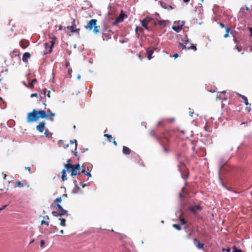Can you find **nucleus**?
Segmentation results:
<instances>
[{
  "mask_svg": "<svg viewBox=\"0 0 252 252\" xmlns=\"http://www.w3.org/2000/svg\"><path fill=\"white\" fill-rule=\"evenodd\" d=\"M47 118V113L44 110H36L33 109L31 112L27 114V122L32 123L36 122L39 119H44Z\"/></svg>",
  "mask_w": 252,
  "mask_h": 252,
  "instance_id": "nucleus-1",
  "label": "nucleus"
},
{
  "mask_svg": "<svg viewBox=\"0 0 252 252\" xmlns=\"http://www.w3.org/2000/svg\"><path fill=\"white\" fill-rule=\"evenodd\" d=\"M64 167L66 168L67 172H71L70 176L72 177H74L77 174L80 175L81 168L79 164L72 165L70 163H65Z\"/></svg>",
  "mask_w": 252,
  "mask_h": 252,
  "instance_id": "nucleus-2",
  "label": "nucleus"
},
{
  "mask_svg": "<svg viewBox=\"0 0 252 252\" xmlns=\"http://www.w3.org/2000/svg\"><path fill=\"white\" fill-rule=\"evenodd\" d=\"M177 167L178 170L181 173V177L185 180H187L188 178L189 172L185 164L182 161H179Z\"/></svg>",
  "mask_w": 252,
  "mask_h": 252,
  "instance_id": "nucleus-3",
  "label": "nucleus"
},
{
  "mask_svg": "<svg viewBox=\"0 0 252 252\" xmlns=\"http://www.w3.org/2000/svg\"><path fill=\"white\" fill-rule=\"evenodd\" d=\"M54 208L55 211H53L52 214L55 217L66 216H68V212L64 210L61 205L57 204L54 205Z\"/></svg>",
  "mask_w": 252,
  "mask_h": 252,
  "instance_id": "nucleus-4",
  "label": "nucleus"
},
{
  "mask_svg": "<svg viewBox=\"0 0 252 252\" xmlns=\"http://www.w3.org/2000/svg\"><path fill=\"white\" fill-rule=\"evenodd\" d=\"M182 41L183 42L182 43H180L182 47H196L187 36L184 37Z\"/></svg>",
  "mask_w": 252,
  "mask_h": 252,
  "instance_id": "nucleus-5",
  "label": "nucleus"
},
{
  "mask_svg": "<svg viewBox=\"0 0 252 252\" xmlns=\"http://www.w3.org/2000/svg\"><path fill=\"white\" fill-rule=\"evenodd\" d=\"M110 32V30L108 28H106L105 26H104L103 29L101 30L103 39H104L105 37H107L108 38H111V34Z\"/></svg>",
  "mask_w": 252,
  "mask_h": 252,
  "instance_id": "nucleus-6",
  "label": "nucleus"
},
{
  "mask_svg": "<svg viewBox=\"0 0 252 252\" xmlns=\"http://www.w3.org/2000/svg\"><path fill=\"white\" fill-rule=\"evenodd\" d=\"M189 209L193 214H196L197 211L202 210V207L199 205H195L190 206Z\"/></svg>",
  "mask_w": 252,
  "mask_h": 252,
  "instance_id": "nucleus-7",
  "label": "nucleus"
},
{
  "mask_svg": "<svg viewBox=\"0 0 252 252\" xmlns=\"http://www.w3.org/2000/svg\"><path fill=\"white\" fill-rule=\"evenodd\" d=\"M97 20L94 19H91L88 23V25L85 26V28L88 29L89 30H92L93 28L96 26Z\"/></svg>",
  "mask_w": 252,
  "mask_h": 252,
  "instance_id": "nucleus-8",
  "label": "nucleus"
},
{
  "mask_svg": "<svg viewBox=\"0 0 252 252\" xmlns=\"http://www.w3.org/2000/svg\"><path fill=\"white\" fill-rule=\"evenodd\" d=\"M76 25L75 23V20L74 19L73 20L71 23V26L70 27H68L69 29L70 32H77L79 33L80 31L79 29H76Z\"/></svg>",
  "mask_w": 252,
  "mask_h": 252,
  "instance_id": "nucleus-9",
  "label": "nucleus"
},
{
  "mask_svg": "<svg viewBox=\"0 0 252 252\" xmlns=\"http://www.w3.org/2000/svg\"><path fill=\"white\" fill-rule=\"evenodd\" d=\"M179 22H181V25H174L172 26V29L175 31V32H180L181 31V30H182V27L183 26V25H184V23H185V22L184 21H179Z\"/></svg>",
  "mask_w": 252,
  "mask_h": 252,
  "instance_id": "nucleus-10",
  "label": "nucleus"
},
{
  "mask_svg": "<svg viewBox=\"0 0 252 252\" xmlns=\"http://www.w3.org/2000/svg\"><path fill=\"white\" fill-rule=\"evenodd\" d=\"M125 17H126V16L122 11L119 15V16L116 19L114 24L115 25L118 23L123 22L124 21Z\"/></svg>",
  "mask_w": 252,
  "mask_h": 252,
  "instance_id": "nucleus-11",
  "label": "nucleus"
},
{
  "mask_svg": "<svg viewBox=\"0 0 252 252\" xmlns=\"http://www.w3.org/2000/svg\"><path fill=\"white\" fill-rule=\"evenodd\" d=\"M155 20H156V22L158 23L159 26L161 28H164L167 25V22L168 21H166L164 20H160L158 19V17H156Z\"/></svg>",
  "mask_w": 252,
  "mask_h": 252,
  "instance_id": "nucleus-12",
  "label": "nucleus"
},
{
  "mask_svg": "<svg viewBox=\"0 0 252 252\" xmlns=\"http://www.w3.org/2000/svg\"><path fill=\"white\" fill-rule=\"evenodd\" d=\"M45 123L44 122H41L36 126V130L40 132H42L45 129Z\"/></svg>",
  "mask_w": 252,
  "mask_h": 252,
  "instance_id": "nucleus-13",
  "label": "nucleus"
},
{
  "mask_svg": "<svg viewBox=\"0 0 252 252\" xmlns=\"http://www.w3.org/2000/svg\"><path fill=\"white\" fill-rule=\"evenodd\" d=\"M194 244L198 249H202L203 247L204 244L201 243L197 238L193 239Z\"/></svg>",
  "mask_w": 252,
  "mask_h": 252,
  "instance_id": "nucleus-14",
  "label": "nucleus"
},
{
  "mask_svg": "<svg viewBox=\"0 0 252 252\" xmlns=\"http://www.w3.org/2000/svg\"><path fill=\"white\" fill-rule=\"evenodd\" d=\"M141 25L142 26L145 28V30H146L147 31L149 32L152 30L151 28H150L148 26V23L146 22L144 20H142L141 21Z\"/></svg>",
  "mask_w": 252,
  "mask_h": 252,
  "instance_id": "nucleus-15",
  "label": "nucleus"
},
{
  "mask_svg": "<svg viewBox=\"0 0 252 252\" xmlns=\"http://www.w3.org/2000/svg\"><path fill=\"white\" fill-rule=\"evenodd\" d=\"M134 247L132 245H129L125 246L124 252H133L134 251Z\"/></svg>",
  "mask_w": 252,
  "mask_h": 252,
  "instance_id": "nucleus-16",
  "label": "nucleus"
},
{
  "mask_svg": "<svg viewBox=\"0 0 252 252\" xmlns=\"http://www.w3.org/2000/svg\"><path fill=\"white\" fill-rule=\"evenodd\" d=\"M154 18L150 17H146L143 20H144L148 24L153 22V24L154 26H156L157 23L156 21H154Z\"/></svg>",
  "mask_w": 252,
  "mask_h": 252,
  "instance_id": "nucleus-17",
  "label": "nucleus"
},
{
  "mask_svg": "<svg viewBox=\"0 0 252 252\" xmlns=\"http://www.w3.org/2000/svg\"><path fill=\"white\" fill-rule=\"evenodd\" d=\"M31 57V54L28 53L26 52L25 53L22 57V60L25 63H27L28 62L29 59Z\"/></svg>",
  "mask_w": 252,
  "mask_h": 252,
  "instance_id": "nucleus-18",
  "label": "nucleus"
},
{
  "mask_svg": "<svg viewBox=\"0 0 252 252\" xmlns=\"http://www.w3.org/2000/svg\"><path fill=\"white\" fill-rule=\"evenodd\" d=\"M20 47H28L29 46V42L26 40H21L19 42Z\"/></svg>",
  "mask_w": 252,
  "mask_h": 252,
  "instance_id": "nucleus-19",
  "label": "nucleus"
},
{
  "mask_svg": "<svg viewBox=\"0 0 252 252\" xmlns=\"http://www.w3.org/2000/svg\"><path fill=\"white\" fill-rule=\"evenodd\" d=\"M58 145L59 147H63L64 149L69 146V144L65 143V141L63 140H59L58 142Z\"/></svg>",
  "mask_w": 252,
  "mask_h": 252,
  "instance_id": "nucleus-20",
  "label": "nucleus"
},
{
  "mask_svg": "<svg viewBox=\"0 0 252 252\" xmlns=\"http://www.w3.org/2000/svg\"><path fill=\"white\" fill-rule=\"evenodd\" d=\"M47 113V118L48 117H50V120L53 121V117L55 116V114L52 112L50 110L48 109L47 111H46Z\"/></svg>",
  "mask_w": 252,
  "mask_h": 252,
  "instance_id": "nucleus-21",
  "label": "nucleus"
},
{
  "mask_svg": "<svg viewBox=\"0 0 252 252\" xmlns=\"http://www.w3.org/2000/svg\"><path fill=\"white\" fill-rule=\"evenodd\" d=\"M131 152V151L129 148H128L126 146H123V153L124 154L127 155H129L130 154Z\"/></svg>",
  "mask_w": 252,
  "mask_h": 252,
  "instance_id": "nucleus-22",
  "label": "nucleus"
},
{
  "mask_svg": "<svg viewBox=\"0 0 252 252\" xmlns=\"http://www.w3.org/2000/svg\"><path fill=\"white\" fill-rule=\"evenodd\" d=\"M146 52L148 54V56H147L148 59L149 60H151L152 58V55L153 53V52H154L153 50H152V49L150 50V48H147Z\"/></svg>",
  "mask_w": 252,
  "mask_h": 252,
  "instance_id": "nucleus-23",
  "label": "nucleus"
},
{
  "mask_svg": "<svg viewBox=\"0 0 252 252\" xmlns=\"http://www.w3.org/2000/svg\"><path fill=\"white\" fill-rule=\"evenodd\" d=\"M245 10H246V11H248L249 12H251V9L249 7H248L246 5H245V8L242 7L240 8V11L242 13L245 14Z\"/></svg>",
  "mask_w": 252,
  "mask_h": 252,
  "instance_id": "nucleus-24",
  "label": "nucleus"
},
{
  "mask_svg": "<svg viewBox=\"0 0 252 252\" xmlns=\"http://www.w3.org/2000/svg\"><path fill=\"white\" fill-rule=\"evenodd\" d=\"M70 144L71 146H72L73 148L76 151L77 149V143L76 140H74V141H73L72 140L70 141Z\"/></svg>",
  "mask_w": 252,
  "mask_h": 252,
  "instance_id": "nucleus-25",
  "label": "nucleus"
},
{
  "mask_svg": "<svg viewBox=\"0 0 252 252\" xmlns=\"http://www.w3.org/2000/svg\"><path fill=\"white\" fill-rule=\"evenodd\" d=\"M46 51L43 52L44 56L50 54L53 51V48H45Z\"/></svg>",
  "mask_w": 252,
  "mask_h": 252,
  "instance_id": "nucleus-26",
  "label": "nucleus"
},
{
  "mask_svg": "<svg viewBox=\"0 0 252 252\" xmlns=\"http://www.w3.org/2000/svg\"><path fill=\"white\" fill-rule=\"evenodd\" d=\"M24 184L21 183L20 181L16 182L14 185L15 188H17V187L23 188V187H24Z\"/></svg>",
  "mask_w": 252,
  "mask_h": 252,
  "instance_id": "nucleus-27",
  "label": "nucleus"
},
{
  "mask_svg": "<svg viewBox=\"0 0 252 252\" xmlns=\"http://www.w3.org/2000/svg\"><path fill=\"white\" fill-rule=\"evenodd\" d=\"M37 82V79L36 78H34L32 80V81L29 84V87L31 88H33L34 87V84Z\"/></svg>",
  "mask_w": 252,
  "mask_h": 252,
  "instance_id": "nucleus-28",
  "label": "nucleus"
},
{
  "mask_svg": "<svg viewBox=\"0 0 252 252\" xmlns=\"http://www.w3.org/2000/svg\"><path fill=\"white\" fill-rule=\"evenodd\" d=\"M55 44V41L53 40H52L51 41V44L48 45V43H45V47H53Z\"/></svg>",
  "mask_w": 252,
  "mask_h": 252,
  "instance_id": "nucleus-29",
  "label": "nucleus"
},
{
  "mask_svg": "<svg viewBox=\"0 0 252 252\" xmlns=\"http://www.w3.org/2000/svg\"><path fill=\"white\" fill-rule=\"evenodd\" d=\"M225 94V92H224V91L221 92L220 93V94L217 96V97L220 98V99H221L222 100L226 99L225 97H224L223 96H221V95Z\"/></svg>",
  "mask_w": 252,
  "mask_h": 252,
  "instance_id": "nucleus-30",
  "label": "nucleus"
},
{
  "mask_svg": "<svg viewBox=\"0 0 252 252\" xmlns=\"http://www.w3.org/2000/svg\"><path fill=\"white\" fill-rule=\"evenodd\" d=\"M161 6L164 9H168V4H166L164 2L160 1Z\"/></svg>",
  "mask_w": 252,
  "mask_h": 252,
  "instance_id": "nucleus-31",
  "label": "nucleus"
},
{
  "mask_svg": "<svg viewBox=\"0 0 252 252\" xmlns=\"http://www.w3.org/2000/svg\"><path fill=\"white\" fill-rule=\"evenodd\" d=\"M59 220L61 221L60 224L63 226H66V220L64 219H59Z\"/></svg>",
  "mask_w": 252,
  "mask_h": 252,
  "instance_id": "nucleus-32",
  "label": "nucleus"
},
{
  "mask_svg": "<svg viewBox=\"0 0 252 252\" xmlns=\"http://www.w3.org/2000/svg\"><path fill=\"white\" fill-rule=\"evenodd\" d=\"M93 32L95 34H97L99 32V26H95L94 27Z\"/></svg>",
  "mask_w": 252,
  "mask_h": 252,
  "instance_id": "nucleus-33",
  "label": "nucleus"
},
{
  "mask_svg": "<svg viewBox=\"0 0 252 252\" xmlns=\"http://www.w3.org/2000/svg\"><path fill=\"white\" fill-rule=\"evenodd\" d=\"M225 34L224 35V37L226 38L228 36V33L230 32L231 30L230 29L228 28H225Z\"/></svg>",
  "mask_w": 252,
  "mask_h": 252,
  "instance_id": "nucleus-34",
  "label": "nucleus"
},
{
  "mask_svg": "<svg viewBox=\"0 0 252 252\" xmlns=\"http://www.w3.org/2000/svg\"><path fill=\"white\" fill-rule=\"evenodd\" d=\"M104 136L108 138L109 142H111L112 141V136L111 135L109 134H104Z\"/></svg>",
  "mask_w": 252,
  "mask_h": 252,
  "instance_id": "nucleus-35",
  "label": "nucleus"
},
{
  "mask_svg": "<svg viewBox=\"0 0 252 252\" xmlns=\"http://www.w3.org/2000/svg\"><path fill=\"white\" fill-rule=\"evenodd\" d=\"M232 252H244L241 249H237L235 246L232 247Z\"/></svg>",
  "mask_w": 252,
  "mask_h": 252,
  "instance_id": "nucleus-36",
  "label": "nucleus"
},
{
  "mask_svg": "<svg viewBox=\"0 0 252 252\" xmlns=\"http://www.w3.org/2000/svg\"><path fill=\"white\" fill-rule=\"evenodd\" d=\"M242 98L244 100V103H245V105H249V103L248 101L247 97L246 96H242Z\"/></svg>",
  "mask_w": 252,
  "mask_h": 252,
  "instance_id": "nucleus-37",
  "label": "nucleus"
},
{
  "mask_svg": "<svg viewBox=\"0 0 252 252\" xmlns=\"http://www.w3.org/2000/svg\"><path fill=\"white\" fill-rule=\"evenodd\" d=\"M185 192V188H183L182 189V191L181 192L179 193V196L181 198L185 197V196L183 194Z\"/></svg>",
  "mask_w": 252,
  "mask_h": 252,
  "instance_id": "nucleus-38",
  "label": "nucleus"
},
{
  "mask_svg": "<svg viewBox=\"0 0 252 252\" xmlns=\"http://www.w3.org/2000/svg\"><path fill=\"white\" fill-rule=\"evenodd\" d=\"M173 227L178 230H180L181 229V227L179 224H173Z\"/></svg>",
  "mask_w": 252,
  "mask_h": 252,
  "instance_id": "nucleus-39",
  "label": "nucleus"
},
{
  "mask_svg": "<svg viewBox=\"0 0 252 252\" xmlns=\"http://www.w3.org/2000/svg\"><path fill=\"white\" fill-rule=\"evenodd\" d=\"M46 93H47V96H48L49 98H50V97H51V96H50V93H51V92H50V91H46V89H45V90H44V94H43L44 96H45V95H46Z\"/></svg>",
  "mask_w": 252,
  "mask_h": 252,
  "instance_id": "nucleus-40",
  "label": "nucleus"
},
{
  "mask_svg": "<svg viewBox=\"0 0 252 252\" xmlns=\"http://www.w3.org/2000/svg\"><path fill=\"white\" fill-rule=\"evenodd\" d=\"M62 201V198L61 197L57 198L54 201V203H61Z\"/></svg>",
  "mask_w": 252,
  "mask_h": 252,
  "instance_id": "nucleus-41",
  "label": "nucleus"
},
{
  "mask_svg": "<svg viewBox=\"0 0 252 252\" xmlns=\"http://www.w3.org/2000/svg\"><path fill=\"white\" fill-rule=\"evenodd\" d=\"M180 220L182 225L185 224L187 223L186 220L181 217L180 218Z\"/></svg>",
  "mask_w": 252,
  "mask_h": 252,
  "instance_id": "nucleus-42",
  "label": "nucleus"
},
{
  "mask_svg": "<svg viewBox=\"0 0 252 252\" xmlns=\"http://www.w3.org/2000/svg\"><path fill=\"white\" fill-rule=\"evenodd\" d=\"M163 151L164 153H168L169 152V149H168V147L163 146Z\"/></svg>",
  "mask_w": 252,
  "mask_h": 252,
  "instance_id": "nucleus-43",
  "label": "nucleus"
},
{
  "mask_svg": "<svg viewBox=\"0 0 252 252\" xmlns=\"http://www.w3.org/2000/svg\"><path fill=\"white\" fill-rule=\"evenodd\" d=\"M43 224H45L47 226H48L49 225V222L47 221H45V220H42L41 221V225H43Z\"/></svg>",
  "mask_w": 252,
  "mask_h": 252,
  "instance_id": "nucleus-44",
  "label": "nucleus"
},
{
  "mask_svg": "<svg viewBox=\"0 0 252 252\" xmlns=\"http://www.w3.org/2000/svg\"><path fill=\"white\" fill-rule=\"evenodd\" d=\"M62 179L63 181H64L67 180V178L66 175H62Z\"/></svg>",
  "mask_w": 252,
  "mask_h": 252,
  "instance_id": "nucleus-45",
  "label": "nucleus"
},
{
  "mask_svg": "<svg viewBox=\"0 0 252 252\" xmlns=\"http://www.w3.org/2000/svg\"><path fill=\"white\" fill-rule=\"evenodd\" d=\"M40 246L41 247H44V245L45 244V242H44V241L43 240H41L40 242Z\"/></svg>",
  "mask_w": 252,
  "mask_h": 252,
  "instance_id": "nucleus-46",
  "label": "nucleus"
},
{
  "mask_svg": "<svg viewBox=\"0 0 252 252\" xmlns=\"http://www.w3.org/2000/svg\"><path fill=\"white\" fill-rule=\"evenodd\" d=\"M150 134L151 136H155V131L154 130H151V131L150 132Z\"/></svg>",
  "mask_w": 252,
  "mask_h": 252,
  "instance_id": "nucleus-47",
  "label": "nucleus"
},
{
  "mask_svg": "<svg viewBox=\"0 0 252 252\" xmlns=\"http://www.w3.org/2000/svg\"><path fill=\"white\" fill-rule=\"evenodd\" d=\"M44 134L46 136H48L49 134H50V135H51V134L49 133V132L48 131V130H46L44 132Z\"/></svg>",
  "mask_w": 252,
  "mask_h": 252,
  "instance_id": "nucleus-48",
  "label": "nucleus"
},
{
  "mask_svg": "<svg viewBox=\"0 0 252 252\" xmlns=\"http://www.w3.org/2000/svg\"><path fill=\"white\" fill-rule=\"evenodd\" d=\"M6 205L1 206V207H0V211L4 210L6 207Z\"/></svg>",
  "mask_w": 252,
  "mask_h": 252,
  "instance_id": "nucleus-49",
  "label": "nucleus"
},
{
  "mask_svg": "<svg viewBox=\"0 0 252 252\" xmlns=\"http://www.w3.org/2000/svg\"><path fill=\"white\" fill-rule=\"evenodd\" d=\"M66 171H67L66 168L63 169L62 171V175H65Z\"/></svg>",
  "mask_w": 252,
  "mask_h": 252,
  "instance_id": "nucleus-50",
  "label": "nucleus"
},
{
  "mask_svg": "<svg viewBox=\"0 0 252 252\" xmlns=\"http://www.w3.org/2000/svg\"><path fill=\"white\" fill-rule=\"evenodd\" d=\"M155 18L156 17H158V19H160V15H159V14L158 13L156 12L155 13Z\"/></svg>",
  "mask_w": 252,
  "mask_h": 252,
  "instance_id": "nucleus-51",
  "label": "nucleus"
},
{
  "mask_svg": "<svg viewBox=\"0 0 252 252\" xmlns=\"http://www.w3.org/2000/svg\"><path fill=\"white\" fill-rule=\"evenodd\" d=\"M249 30L250 32V36H252V27H249Z\"/></svg>",
  "mask_w": 252,
  "mask_h": 252,
  "instance_id": "nucleus-52",
  "label": "nucleus"
},
{
  "mask_svg": "<svg viewBox=\"0 0 252 252\" xmlns=\"http://www.w3.org/2000/svg\"><path fill=\"white\" fill-rule=\"evenodd\" d=\"M37 96V93L32 94L31 95V97H36Z\"/></svg>",
  "mask_w": 252,
  "mask_h": 252,
  "instance_id": "nucleus-53",
  "label": "nucleus"
},
{
  "mask_svg": "<svg viewBox=\"0 0 252 252\" xmlns=\"http://www.w3.org/2000/svg\"><path fill=\"white\" fill-rule=\"evenodd\" d=\"M219 25H220V26L221 28H224V29H225V28H226V27H225L223 23H219Z\"/></svg>",
  "mask_w": 252,
  "mask_h": 252,
  "instance_id": "nucleus-54",
  "label": "nucleus"
},
{
  "mask_svg": "<svg viewBox=\"0 0 252 252\" xmlns=\"http://www.w3.org/2000/svg\"><path fill=\"white\" fill-rule=\"evenodd\" d=\"M80 174H81V173H84V174H85V173H86L85 169H82V170H80Z\"/></svg>",
  "mask_w": 252,
  "mask_h": 252,
  "instance_id": "nucleus-55",
  "label": "nucleus"
},
{
  "mask_svg": "<svg viewBox=\"0 0 252 252\" xmlns=\"http://www.w3.org/2000/svg\"><path fill=\"white\" fill-rule=\"evenodd\" d=\"M85 174L89 177H92V174L90 172H87L86 173H85Z\"/></svg>",
  "mask_w": 252,
  "mask_h": 252,
  "instance_id": "nucleus-56",
  "label": "nucleus"
},
{
  "mask_svg": "<svg viewBox=\"0 0 252 252\" xmlns=\"http://www.w3.org/2000/svg\"><path fill=\"white\" fill-rule=\"evenodd\" d=\"M80 184L82 186L83 188H84L86 186V184L83 183L82 182H80Z\"/></svg>",
  "mask_w": 252,
  "mask_h": 252,
  "instance_id": "nucleus-57",
  "label": "nucleus"
},
{
  "mask_svg": "<svg viewBox=\"0 0 252 252\" xmlns=\"http://www.w3.org/2000/svg\"><path fill=\"white\" fill-rule=\"evenodd\" d=\"M178 57V54L177 53H176L173 55V57L174 58V59H176Z\"/></svg>",
  "mask_w": 252,
  "mask_h": 252,
  "instance_id": "nucleus-58",
  "label": "nucleus"
},
{
  "mask_svg": "<svg viewBox=\"0 0 252 252\" xmlns=\"http://www.w3.org/2000/svg\"><path fill=\"white\" fill-rule=\"evenodd\" d=\"M174 8L170 5H168V9H173Z\"/></svg>",
  "mask_w": 252,
  "mask_h": 252,
  "instance_id": "nucleus-59",
  "label": "nucleus"
},
{
  "mask_svg": "<svg viewBox=\"0 0 252 252\" xmlns=\"http://www.w3.org/2000/svg\"><path fill=\"white\" fill-rule=\"evenodd\" d=\"M246 110L248 112H250L251 111V108L250 107H246Z\"/></svg>",
  "mask_w": 252,
  "mask_h": 252,
  "instance_id": "nucleus-60",
  "label": "nucleus"
},
{
  "mask_svg": "<svg viewBox=\"0 0 252 252\" xmlns=\"http://www.w3.org/2000/svg\"><path fill=\"white\" fill-rule=\"evenodd\" d=\"M25 169L30 171L31 170V168H30V167H26Z\"/></svg>",
  "mask_w": 252,
  "mask_h": 252,
  "instance_id": "nucleus-61",
  "label": "nucleus"
},
{
  "mask_svg": "<svg viewBox=\"0 0 252 252\" xmlns=\"http://www.w3.org/2000/svg\"><path fill=\"white\" fill-rule=\"evenodd\" d=\"M237 95L242 98V96H244L245 95H242L239 93H237Z\"/></svg>",
  "mask_w": 252,
  "mask_h": 252,
  "instance_id": "nucleus-62",
  "label": "nucleus"
},
{
  "mask_svg": "<svg viewBox=\"0 0 252 252\" xmlns=\"http://www.w3.org/2000/svg\"><path fill=\"white\" fill-rule=\"evenodd\" d=\"M113 144H114L115 146H117V142L115 140L113 141Z\"/></svg>",
  "mask_w": 252,
  "mask_h": 252,
  "instance_id": "nucleus-63",
  "label": "nucleus"
},
{
  "mask_svg": "<svg viewBox=\"0 0 252 252\" xmlns=\"http://www.w3.org/2000/svg\"><path fill=\"white\" fill-rule=\"evenodd\" d=\"M170 122H173L174 121V118H171V119H170Z\"/></svg>",
  "mask_w": 252,
  "mask_h": 252,
  "instance_id": "nucleus-64",
  "label": "nucleus"
}]
</instances>
